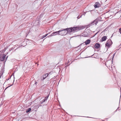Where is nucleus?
I'll return each mask as SVG.
<instances>
[{
    "label": "nucleus",
    "mask_w": 121,
    "mask_h": 121,
    "mask_svg": "<svg viewBox=\"0 0 121 121\" xmlns=\"http://www.w3.org/2000/svg\"><path fill=\"white\" fill-rule=\"evenodd\" d=\"M65 30L67 31V33L68 32H74L79 30L78 26L73 27H70L65 29Z\"/></svg>",
    "instance_id": "f257e3e1"
},
{
    "label": "nucleus",
    "mask_w": 121,
    "mask_h": 121,
    "mask_svg": "<svg viewBox=\"0 0 121 121\" xmlns=\"http://www.w3.org/2000/svg\"><path fill=\"white\" fill-rule=\"evenodd\" d=\"M59 35H66L67 34V31L65 30V29H62L61 30H59Z\"/></svg>",
    "instance_id": "f03ea898"
},
{
    "label": "nucleus",
    "mask_w": 121,
    "mask_h": 121,
    "mask_svg": "<svg viewBox=\"0 0 121 121\" xmlns=\"http://www.w3.org/2000/svg\"><path fill=\"white\" fill-rule=\"evenodd\" d=\"M91 26V24L90 23L88 25H87L85 26H78V27L79 30L85 28H88L90 27V26Z\"/></svg>",
    "instance_id": "7ed1b4c3"
},
{
    "label": "nucleus",
    "mask_w": 121,
    "mask_h": 121,
    "mask_svg": "<svg viewBox=\"0 0 121 121\" xmlns=\"http://www.w3.org/2000/svg\"><path fill=\"white\" fill-rule=\"evenodd\" d=\"M112 43V41L111 39L108 40L105 44V46H107L108 48L109 47Z\"/></svg>",
    "instance_id": "20e7f679"
},
{
    "label": "nucleus",
    "mask_w": 121,
    "mask_h": 121,
    "mask_svg": "<svg viewBox=\"0 0 121 121\" xmlns=\"http://www.w3.org/2000/svg\"><path fill=\"white\" fill-rule=\"evenodd\" d=\"M98 22V20L97 19H96L90 23L91 24V26L94 24L96 25L97 24Z\"/></svg>",
    "instance_id": "39448f33"
},
{
    "label": "nucleus",
    "mask_w": 121,
    "mask_h": 121,
    "mask_svg": "<svg viewBox=\"0 0 121 121\" xmlns=\"http://www.w3.org/2000/svg\"><path fill=\"white\" fill-rule=\"evenodd\" d=\"M101 6V5L98 2H96L95 4L94 7L95 8H98Z\"/></svg>",
    "instance_id": "423d86ee"
},
{
    "label": "nucleus",
    "mask_w": 121,
    "mask_h": 121,
    "mask_svg": "<svg viewBox=\"0 0 121 121\" xmlns=\"http://www.w3.org/2000/svg\"><path fill=\"white\" fill-rule=\"evenodd\" d=\"M100 45L99 43H96L94 45V47L95 48H99L100 47Z\"/></svg>",
    "instance_id": "0eeeda50"
},
{
    "label": "nucleus",
    "mask_w": 121,
    "mask_h": 121,
    "mask_svg": "<svg viewBox=\"0 0 121 121\" xmlns=\"http://www.w3.org/2000/svg\"><path fill=\"white\" fill-rule=\"evenodd\" d=\"M48 73H46L44 75H43L42 77V80H43L45 79L48 75Z\"/></svg>",
    "instance_id": "6e6552de"
},
{
    "label": "nucleus",
    "mask_w": 121,
    "mask_h": 121,
    "mask_svg": "<svg viewBox=\"0 0 121 121\" xmlns=\"http://www.w3.org/2000/svg\"><path fill=\"white\" fill-rule=\"evenodd\" d=\"M5 56H6V55L4 54L2 57H0V60L1 61H4V60L5 58Z\"/></svg>",
    "instance_id": "1a4fd4ad"
},
{
    "label": "nucleus",
    "mask_w": 121,
    "mask_h": 121,
    "mask_svg": "<svg viewBox=\"0 0 121 121\" xmlns=\"http://www.w3.org/2000/svg\"><path fill=\"white\" fill-rule=\"evenodd\" d=\"M85 43L86 45H87L89 43L91 42V40L89 39H87L85 42Z\"/></svg>",
    "instance_id": "9d476101"
},
{
    "label": "nucleus",
    "mask_w": 121,
    "mask_h": 121,
    "mask_svg": "<svg viewBox=\"0 0 121 121\" xmlns=\"http://www.w3.org/2000/svg\"><path fill=\"white\" fill-rule=\"evenodd\" d=\"M107 39L106 36H104L102 38V41H104L106 40Z\"/></svg>",
    "instance_id": "9b49d317"
},
{
    "label": "nucleus",
    "mask_w": 121,
    "mask_h": 121,
    "mask_svg": "<svg viewBox=\"0 0 121 121\" xmlns=\"http://www.w3.org/2000/svg\"><path fill=\"white\" fill-rule=\"evenodd\" d=\"M86 32H84L83 33V36L85 37H87L88 36V35L87 34H86Z\"/></svg>",
    "instance_id": "f8f14e48"
},
{
    "label": "nucleus",
    "mask_w": 121,
    "mask_h": 121,
    "mask_svg": "<svg viewBox=\"0 0 121 121\" xmlns=\"http://www.w3.org/2000/svg\"><path fill=\"white\" fill-rule=\"evenodd\" d=\"M59 31H58L54 32H53L54 33L55 35L57 34L59 35Z\"/></svg>",
    "instance_id": "ddd939ff"
},
{
    "label": "nucleus",
    "mask_w": 121,
    "mask_h": 121,
    "mask_svg": "<svg viewBox=\"0 0 121 121\" xmlns=\"http://www.w3.org/2000/svg\"><path fill=\"white\" fill-rule=\"evenodd\" d=\"M31 110V109L30 108H29L28 109H26V113L28 112H30Z\"/></svg>",
    "instance_id": "4468645a"
},
{
    "label": "nucleus",
    "mask_w": 121,
    "mask_h": 121,
    "mask_svg": "<svg viewBox=\"0 0 121 121\" xmlns=\"http://www.w3.org/2000/svg\"><path fill=\"white\" fill-rule=\"evenodd\" d=\"M48 35V34H46L44 35H43L42 37H41V39H42L46 37Z\"/></svg>",
    "instance_id": "2eb2a0df"
},
{
    "label": "nucleus",
    "mask_w": 121,
    "mask_h": 121,
    "mask_svg": "<svg viewBox=\"0 0 121 121\" xmlns=\"http://www.w3.org/2000/svg\"><path fill=\"white\" fill-rule=\"evenodd\" d=\"M47 100L45 98H44L43 100H42V102H41L40 103V104H43V103L45 102L46 100Z\"/></svg>",
    "instance_id": "dca6fc26"
},
{
    "label": "nucleus",
    "mask_w": 121,
    "mask_h": 121,
    "mask_svg": "<svg viewBox=\"0 0 121 121\" xmlns=\"http://www.w3.org/2000/svg\"><path fill=\"white\" fill-rule=\"evenodd\" d=\"M54 35H54V32H53L52 34L51 35L49 36H48V37H50V36H54Z\"/></svg>",
    "instance_id": "f3484780"
},
{
    "label": "nucleus",
    "mask_w": 121,
    "mask_h": 121,
    "mask_svg": "<svg viewBox=\"0 0 121 121\" xmlns=\"http://www.w3.org/2000/svg\"><path fill=\"white\" fill-rule=\"evenodd\" d=\"M49 94L45 98L47 100V99H48V97H49Z\"/></svg>",
    "instance_id": "a211bd4d"
},
{
    "label": "nucleus",
    "mask_w": 121,
    "mask_h": 121,
    "mask_svg": "<svg viewBox=\"0 0 121 121\" xmlns=\"http://www.w3.org/2000/svg\"><path fill=\"white\" fill-rule=\"evenodd\" d=\"M82 15H81L80 16V17H79V16H78L77 17V18H78V19L80 17H82Z\"/></svg>",
    "instance_id": "6ab92c4d"
},
{
    "label": "nucleus",
    "mask_w": 121,
    "mask_h": 121,
    "mask_svg": "<svg viewBox=\"0 0 121 121\" xmlns=\"http://www.w3.org/2000/svg\"><path fill=\"white\" fill-rule=\"evenodd\" d=\"M119 32L120 34H121V28L119 29Z\"/></svg>",
    "instance_id": "aec40b11"
},
{
    "label": "nucleus",
    "mask_w": 121,
    "mask_h": 121,
    "mask_svg": "<svg viewBox=\"0 0 121 121\" xmlns=\"http://www.w3.org/2000/svg\"><path fill=\"white\" fill-rule=\"evenodd\" d=\"M115 55V54H113V57H112V60H113V57H114V56Z\"/></svg>",
    "instance_id": "412c9836"
},
{
    "label": "nucleus",
    "mask_w": 121,
    "mask_h": 121,
    "mask_svg": "<svg viewBox=\"0 0 121 121\" xmlns=\"http://www.w3.org/2000/svg\"><path fill=\"white\" fill-rule=\"evenodd\" d=\"M37 82H35V85H36L37 84Z\"/></svg>",
    "instance_id": "4be33fe9"
},
{
    "label": "nucleus",
    "mask_w": 121,
    "mask_h": 121,
    "mask_svg": "<svg viewBox=\"0 0 121 121\" xmlns=\"http://www.w3.org/2000/svg\"><path fill=\"white\" fill-rule=\"evenodd\" d=\"M9 78H8L7 79H6V80L7 81H8V80H9Z\"/></svg>",
    "instance_id": "5701e85b"
},
{
    "label": "nucleus",
    "mask_w": 121,
    "mask_h": 121,
    "mask_svg": "<svg viewBox=\"0 0 121 121\" xmlns=\"http://www.w3.org/2000/svg\"><path fill=\"white\" fill-rule=\"evenodd\" d=\"M8 56H7L6 57V59H7V58L8 57Z\"/></svg>",
    "instance_id": "b1692460"
},
{
    "label": "nucleus",
    "mask_w": 121,
    "mask_h": 121,
    "mask_svg": "<svg viewBox=\"0 0 121 121\" xmlns=\"http://www.w3.org/2000/svg\"><path fill=\"white\" fill-rule=\"evenodd\" d=\"M98 32H97L96 34H95V35H96L97 33H98Z\"/></svg>",
    "instance_id": "393cba45"
},
{
    "label": "nucleus",
    "mask_w": 121,
    "mask_h": 121,
    "mask_svg": "<svg viewBox=\"0 0 121 121\" xmlns=\"http://www.w3.org/2000/svg\"><path fill=\"white\" fill-rule=\"evenodd\" d=\"M12 85H11V86H9V87H10V86H12Z\"/></svg>",
    "instance_id": "a878e982"
},
{
    "label": "nucleus",
    "mask_w": 121,
    "mask_h": 121,
    "mask_svg": "<svg viewBox=\"0 0 121 121\" xmlns=\"http://www.w3.org/2000/svg\"><path fill=\"white\" fill-rule=\"evenodd\" d=\"M12 76H11V77H10V78L11 77H12Z\"/></svg>",
    "instance_id": "bb28decb"
},
{
    "label": "nucleus",
    "mask_w": 121,
    "mask_h": 121,
    "mask_svg": "<svg viewBox=\"0 0 121 121\" xmlns=\"http://www.w3.org/2000/svg\"><path fill=\"white\" fill-rule=\"evenodd\" d=\"M49 33H49V32L48 34H49Z\"/></svg>",
    "instance_id": "cd10ccee"
},
{
    "label": "nucleus",
    "mask_w": 121,
    "mask_h": 121,
    "mask_svg": "<svg viewBox=\"0 0 121 121\" xmlns=\"http://www.w3.org/2000/svg\"><path fill=\"white\" fill-rule=\"evenodd\" d=\"M1 106V105L0 104V107Z\"/></svg>",
    "instance_id": "c85d7f7f"
},
{
    "label": "nucleus",
    "mask_w": 121,
    "mask_h": 121,
    "mask_svg": "<svg viewBox=\"0 0 121 121\" xmlns=\"http://www.w3.org/2000/svg\"><path fill=\"white\" fill-rule=\"evenodd\" d=\"M83 43L81 45H82Z\"/></svg>",
    "instance_id": "c756f323"
}]
</instances>
